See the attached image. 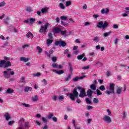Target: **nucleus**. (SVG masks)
<instances>
[{"instance_id": "obj_1", "label": "nucleus", "mask_w": 129, "mask_h": 129, "mask_svg": "<svg viewBox=\"0 0 129 129\" xmlns=\"http://www.w3.org/2000/svg\"><path fill=\"white\" fill-rule=\"evenodd\" d=\"M78 92L77 91V88H75L73 91V93H69L68 95L70 96V98L73 101H75V98H77L76 102L77 103H81V100L78 98L79 95Z\"/></svg>"}, {"instance_id": "obj_2", "label": "nucleus", "mask_w": 129, "mask_h": 129, "mask_svg": "<svg viewBox=\"0 0 129 129\" xmlns=\"http://www.w3.org/2000/svg\"><path fill=\"white\" fill-rule=\"evenodd\" d=\"M11 66H12V63L10 61L6 62V60H0V68H8Z\"/></svg>"}, {"instance_id": "obj_3", "label": "nucleus", "mask_w": 129, "mask_h": 129, "mask_svg": "<svg viewBox=\"0 0 129 129\" xmlns=\"http://www.w3.org/2000/svg\"><path fill=\"white\" fill-rule=\"evenodd\" d=\"M109 26V24L107 22V21H104V23L102 21L99 22L98 24L97 25V28H102L103 30L106 29Z\"/></svg>"}, {"instance_id": "obj_4", "label": "nucleus", "mask_w": 129, "mask_h": 129, "mask_svg": "<svg viewBox=\"0 0 129 129\" xmlns=\"http://www.w3.org/2000/svg\"><path fill=\"white\" fill-rule=\"evenodd\" d=\"M115 85L113 83H110L109 85V91H106L107 95H110V94H114V86Z\"/></svg>"}, {"instance_id": "obj_5", "label": "nucleus", "mask_w": 129, "mask_h": 129, "mask_svg": "<svg viewBox=\"0 0 129 129\" xmlns=\"http://www.w3.org/2000/svg\"><path fill=\"white\" fill-rule=\"evenodd\" d=\"M76 88L77 89H78L79 90H80V92L79 94L80 97L83 98L84 97L87 96V95L85 92V89L80 87H77Z\"/></svg>"}, {"instance_id": "obj_6", "label": "nucleus", "mask_w": 129, "mask_h": 129, "mask_svg": "<svg viewBox=\"0 0 129 129\" xmlns=\"http://www.w3.org/2000/svg\"><path fill=\"white\" fill-rule=\"evenodd\" d=\"M49 26L50 24H49L48 23H46L44 27V26L41 25L40 29L39 30V33H43H43L44 34H46V33H47V31H46V30L48 29V27H49Z\"/></svg>"}, {"instance_id": "obj_7", "label": "nucleus", "mask_w": 129, "mask_h": 129, "mask_svg": "<svg viewBox=\"0 0 129 129\" xmlns=\"http://www.w3.org/2000/svg\"><path fill=\"white\" fill-rule=\"evenodd\" d=\"M103 120L107 122V123H110L111 122V118L109 116L106 115L103 117Z\"/></svg>"}, {"instance_id": "obj_8", "label": "nucleus", "mask_w": 129, "mask_h": 129, "mask_svg": "<svg viewBox=\"0 0 129 129\" xmlns=\"http://www.w3.org/2000/svg\"><path fill=\"white\" fill-rule=\"evenodd\" d=\"M55 45L56 46H58V45H61L62 47H65L66 46V42L63 41H57L55 42Z\"/></svg>"}, {"instance_id": "obj_9", "label": "nucleus", "mask_w": 129, "mask_h": 129, "mask_svg": "<svg viewBox=\"0 0 129 129\" xmlns=\"http://www.w3.org/2000/svg\"><path fill=\"white\" fill-rule=\"evenodd\" d=\"M29 127H30V123L29 122H25L24 128L18 127L17 129H29Z\"/></svg>"}, {"instance_id": "obj_10", "label": "nucleus", "mask_w": 129, "mask_h": 129, "mask_svg": "<svg viewBox=\"0 0 129 129\" xmlns=\"http://www.w3.org/2000/svg\"><path fill=\"white\" fill-rule=\"evenodd\" d=\"M61 28L56 27L54 29L53 33V34H60L61 33Z\"/></svg>"}, {"instance_id": "obj_11", "label": "nucleus", "mask_w": 129, "mask_h": 129, "mask_svg": "<svg viewBox=\"0 0 129 129\" xmlns=\"http://www.w3.org/2000/svg\"><path fill=\"white\" fill-rule=\"evenodd\" d=\"M24 121H25V119H24V118H21L20 119L18 123L21 127H23V126H24Z\"/></svg>"}, {"instance_id": "obj_12", "label": "nucleus", "mask_w": 129, "mask_h": 129, "mask_svg": "<svg viewBox=\"0 0 129 129\" xmlns=\"http://www.w3.org/2000/svg\"><path fill=\"white\" fill-rule=\"evenodd\" d=\"M94 93L93 91H91V90L89 89L87 91V94L88 97H91L92 96V94Z\"/></svg>"}, {"instance_id": "obj_13", "label": "nucleus", "mask_w": 129, "mask_h": 129, "mask_svg": "<svg viewBox=\"0 0 129 129\" xmlns=\"http://www.w3.org/2000/svg\"><path fill=\"white\" fill-rule=\"evenodd\" d=\"M53 72H55L56 73V74H58V75H61V74H63L64 73V71L63 70H60V71H57L55 70H53Z\"/></svg>"}, {"instance_id": "obj_14", "label": "nucleus", "mask_w": 129, "mask_h": 129, "mask_svg": "<svg viewBox=\"0 0 129 129\" xmlns=\"http://www.w3.org/2000/svg\"><path fill=\"white\" fill-rule=\"evenodd\" d=\"M20 61H23V62H28L30 60V58H26L24 56H22L20 57Z\"/></svg>"}, {"instance_id": "obj_15", "label": "nucleus", "mask_w": 129, "mask_h": 129, "mask_svg": "<svg viewBox=\"0 0 129 129\" xmlns=\"http://www.w3.org/2000/svg\"><path fill=\"white\" fill-rule=\"evenodd\" d=\"M32 87L26 86L24 88L25 92H29V91H32Z\"/></svg>"}, {"instance_id": "obj_16", "label": "nucleus", "mask_w": 129, "mask_h": 129, "mask_svg": "<svg viewBox=\"0 0 129 129\" xmlns=\"http://www.w3.org/2000/svg\"><path fill=\"white\" fill-rule=\"evenodd\" d=\"M5 117H6V120H9L11 119V118H12V117H11V115H10V114H9V113L8 112L5 113Z\"/></svg>"}, {"instance_id": "obj_17", "label": "nucleus", "mask_w": 129, "mask_h": 129, "mask_svg": "<svg viewBox=\"0 0 129 129\" xmlns=\"http://www.w3.org/2000/svg\"><path fill=\"white\" fill-rule=\"evenodd\" d=\"M48 10H49V8L48 7H44L41 9V13L42 14H45V13H48Z\"/></svg>"}, {"instance_id": "obj_18", "label": "nucleus", "mask_w": 129, "mask_h": 129, "mask_svg": "<svg viewBox=\"0 0 129 129\" xmlns=\"http://www.w3.org/2000/svg\"><path fill=\"white\" fill-rule=\"evenodd\" d=\"M10 20L9 17H7L4 19V23L5 25H9V21Z\"/></svg>"}, {"instance_id": "obj_19", "label": "nucleus", "mask_w": 129, "mask_h": 129, "mask_svg": "<svg viewBox=\"0 0 129 129\" xmlns=\"http://www.w3.org/2000/svg\"><path fill=\"white\" fill-rule=\"evenodd\" d=\"M6 93H8V94H11L12 93H14V90L8 88L6 91Z\"/></svg>"}, {"instance_id": "obj_20", "label": "nucleus", "mask_w": 129, "mask_h": 129, "mask_svg": "<svg viewBox=\"0 0 129 129\" xmlns=\"http://www.w3.org/2000/svg\"><path fill=\"white\" fill-rule=\"evenodd\" d=\"M20 83H27L26 82V78L25 77H22L20 81Z\"/></svg>"}, {"instance_id": "obj_21", "label": "nucleus", "mask_w": 129, "mask_h": 129, "mask_svg": "<svg viewBox=\"0 0 129 129\" xmlns=\"http://www.w3.org/2000/svg\"><path fill=\"white\" fill-rule=\"evenodd\" d=\"M69 65L70 67V72L72 74L73 73V68L72 67V64H71V62H69Z\"/></svg>"}, {"instance_id": "obj_22", "label": "nucleus", "mask_w": 129, "mask_h": 129, "mask_svg": "<svg viewBox=\"0 0 129 129\" xmlns=\"http://www.w3.org/2000/svg\"><path fill=\"white\" fill-rule=\"evenodd\" d=\"M93 93H94L95 94H97L98 96H99V95H101V94H102V93L98 89L96 90V92L94 91Z\"/></svg>"}, {"instance_id": "obj_23", "label": "nucleus", "mask_w": 129, "mask_h": 129, "mask_svg": "<svg viewBox=\"0 0 129 129\" xmlns=\"http://www.w3.org/2000/svg\"><path fill=\"white\" fill-rule=\"evenodd\" d=\"M30 36L31 37L32 39H33V38H34V35H33V33H32L31 32H29L26 34L27 38H30Z\"/></svg>"}, {"instance_id": "obj_24", "label": "nucleus", "mask_w": 129, "mask_h": 129, "mask_svg": "<svg viewBox=\"0 0 129 129\" xmlns=\"http://www.w3.org/2000/svg\"><path fill=\"white\" fill-rule=\"evenodd\" d=\"M52 42L53 40L50 39H47L46 40V44L48 46H50V45H51V44H52Z\"/></svg>"}, {"instance_id": "obj_25", "label": "nucleus", "mask_w": 129, "mask_h": 129, "mask_svg": "<svg viewBox=\"0 0 129 129\" xmlns=\"http://www.w3.org/2000/svg\"><path fill=\"white\" fill-rule=\"evenodd\" d=\"M90 87L92 90H96V85L94 84L91 85Z\"/></svg>"}, {"instance_id": "obj_26", "label": "nucleus", "mask_w": 129, "mask_h": 129, "mask_svg": "<svg viewBox=\"0 0 129 129\" xmlns=\"http://www.w3.org/2000/svg\"><path fill=\"white\" fill-rule=\"evenodd\" d=\"M122 90V87H118L116 90V93L117 94H120L121 93Z\"/></svg>"}, {"instance_id": "obj_27", "label": "nucleus", "mask_w": 129, "mask_h": 129, "mask_svg": "<svg viewBox=\"0 0 129 129\" xmlns=\"http://www.w3.org/2000/svg\"><path fill=\"white\" fill-rule=\"evenodd\" d=\"M84 56H85V53H83L82 54L78 55V56H77L78 60H81V59H82V58H83V57H84Z\"/></svg>"}, {"instance_id": "obj_28", "label": "nucleus", "mask_w": 129, "mask_h": 129, "mask_svg": "<svg viewBox=\"0 0 129 129\" xmlns=\"http://www.w3.org/2000/svg\"><path fill=\"white\" fill-rule=\"evenodd\" d=\"M3 73H4V77L5 78H10V75H9V73L7 71L3 72Z\"/></svg>"}, {"instance_id": "obj_29", "label": "nucleus", "mask_w": 129, "mask_h": 129, "mask_svg": "<svg viewBox=\"0 0 129 129\" xmlns=\"http://www.w3.org/2000/svg\"><path fill=\"white\" fill-rule=\"evenodd\" d=\"M10 60H11V57L7 56H4V60H3L5 61V62H10Z\"/></svg>"}, {"instance_id": "obj_30", "label": "nucleus", "mask_w": 129, "mask_h": 129, "mask_svg": "<svg viewBox=\"0 0 129 129\" xmlns=\"http://www.w3.org/2000/svg\"><path fill=\"white\" fill-rule=\"evenodd\" d=\"M72 4V2L71 1H68L66 2V7H69Z\"/></svg>"}, {"instance_id": "obj_31", "label": "nucleus", "mask_w": 129, "mask_h": 129, "mask_svg": "<svg viewBox=\"0 0 129 129\" xmlns=\"http://www.w3.org/2000/svg\"><path fill=\"white\" fill-rule=\"evenodd\" d=\"M38 96L37 95H35L33 97H32V100H33V101H38Z\"/></svg>"}, {"instance_id": "obj_32", "label": "nucleus", "mask_w": 129, "mask_h": 129, "mask_svg": "<svg viewBox=\"0 0 129 129\" xmlns=\"http://www.w3.org/2000/svg\"><path fill=\"white\" fill-rule=\"evenodd\" d=\"M36 49H37L39 54H41L43 52V49L40 48V46H37Z\"/></svg>"}, {"instance_id": "obj_33", "label": "nucleus", "mask_w": 129, "mask_h": 129, "mask_svg": "<svg viewBox=\"0 0 129 129\" xmlns=\"http://www.w3.org/2000/svg\"><path fill=\"white\" fill-rule=\"evenodd\" d=\"M36 21V19H35L34 18H31L30 19V25H33V23H35Z\"/></svg>"}, {"instance_id": "obj_34", "label": "nucleus", "mask_w": 129, "mask_h": 129, "mask_svg": "<svg viewBox=\"0 0 129 129\" xmlns=\"http://www.w3.org/2000/svg\"><path fill=\"white\" fill-rule=\"evenodd\" d=\"M110 34H111V31H109L108 32L104 33V37H107L108 36H109Z\"/></svg>"}, {"instance_id": "obj_35", "label": "nucleus", "mask_w": 129, "mask_h": 129, "mask_svg": "<svg viewBox=\"0 0 129 129\" xmlns=\"http://www.w3.org/2000/svg\"><path fill=\"white\" fill-rule=\"evenodd\" d=\"M99 89L101 90V91H104L105 90V87H104L103 85L100 86L99 88Z\"/></svg>"}, {"instance_id": "obj_36", "label": "nucleus", "mask_w": 129, "mask_h": 129, "mask_svg": "<svg viewBox=\"0 0 129 129\" xmlns=\"http://www.w3.org/2000/svg\"><path fill=\"white\" fill-rule=\"evenodd\" d=\"M93 101L94 103H95V104H97V103H98V98H94L93 99Z\"/></svg>"}, {"instance_id": "obj_37", "label": "nucleus", "mask_w": 129, "mask_h": 129, "mask_svg": "<svg viewBox=\"0 0 129 129\" xmlns=\"http://www.w3.org/2000/svg\"><path fill=\"white\" fill-rule=\"evenodd\" d=\"M59 7L60 9H61V10H64V9H65V6H64V4H63L62 3L59 4Z\"/></svg>"}, {"instance_id": "obj_38", "label": "nucleus", "mask_w": 129, "mask_h": 129, "mask_svg": "<svg viewBox=\"0 0 129 129\" xmlns=\"http://www.w3.org/2000/svg\"><path fill=\"white\" fill-rule=\"evenodd\" d=\"M61 24L62 26H67V27H68V26H69V23H65L64 21H61Z\"/></svg>"}, {"instance_id": "obj_39", "label": "nucleus", "mask_w": 129, "mask_h": 129, "mask_svg": "<svg viewBox=\"0 0 129 129\" xmlns=\"http://www.w3.org/2000/svg\"><path fill=\"white\" fill-rule=\"evenodd\" d=\"M67 33V30L62 31L61 30L60 32L61 35H62V36H64V35H65V34H66Z\"/></svg>"}, {"instance_id": "obj_40", "label": "nucleus", "mask_w": 129, "mask_h": 129, "mask_svg": "<svg viewBox=\"0 0 129 129\" xmlns=\"http://www.w3.org/2000/svg\"><path fill=\"white\" fill-rule=\"evenodd\" d=\"M86 101L87 103H88V104H91V101H90V100H89V98H86Z\"/></svg>"}, {"instance_id": "obj_41", "label": "nucleus", "mask_w": 129, "mask_h": 129, "mask_svg": "<svg viewBox=\"0 0 129 129\" xmlns=\"http://www.w3.org/2000/svg\"><path fill=\"white\" fill-rule=\"evenodd\" d=\"M51 66L53 68H58V64L57 63H52Z\"/></svg>"}, {"instance_id": "obj_42", "label": "nucleus", "mask_w": 129, "mask_h": 129, "mask_svg": "<svg viewBox=\"0 0 129 129\" xmlns=\"http://www.w3.org/2000/svg\"><path fill=\"white\" fill-rule=\"evenodd\" d=\"M22 105L25 106V107H30V105L29 104H26L25 103H22Z\"/></svg>"}, {"instance_id": "obj_43", "label": "nucleus", "mask_w": 129, "mask_h": 129, "mask_svg": "<svg viewBox=\"0 0 129 129\" xmlns=\"http://www.w3.org/2000/svg\"><path fill=\"white\" fill-rule=\"evenodd\" d=\"M52 62H56L57 61V57L56 56H53L52 57Z\"/></svg>"}, {"instance_id": "obj_44", "label": "nucleus", "mask_w": 129, "mask_h": 129, "mask_svg": "<svg viewBox=\"0 0 129 129\" xmlns=\"http://www.w3.org/2000/svg\"><path fill=\"white\" fill-rule=\"evenodd\" d=\"M70 78H71V75L69 74L68 75V77L66 78V79L64 80V81H68V80H69Z\"/></svg>"}, {"instance_id": "obj_45", "label": "nucleus", "mask_w": 129, "mask_h": 129, "mask_svg": "<svg viewBox=\"0 0 129 129\" xmlns=\"http://www.w3.org/2000/svg\"><path fill=\"white\" fill-rule=\"evenodd\" d=\"M52 117H53V114L52 113L49 114L47 116V118L48 119H51V118H52Z\"/></svg>"}, {"instance_id": "obj_46", "label": "nucleus", "mask_w": 129, "mask_h": 129, "mask_svg": "<svg viewBox=\"0 0 129 129\" xmlns=\"http://www.w3.org/2000/svg\"><path fill=\"white\" fill-rule=\"evenodd\" d=\"M34 76L36 77V76L39 77V76H41V73H37L34 75Z\"/></svg>"}, {"instance_id": "obj_47", "label": "nucleus", "mask_w": 129, "mask_h": 129, "mask_svg": "<svg viewBox=\"0 0 129 129\" xmlns=\"http://www.w3.org/2000/svg\"><path fill=\"white\" fill-rule=\"evenodd\" d=\"M5 6H6V3H5V2H3L0 3V8L2 7H5Z\"/></svg>"}, {"instance_id": "obj_48", "label": "nucleus", "mask_w": 129, "mask_h": 129, "mask_svg": "<svg viewBox=\"0 0 129 129\" xmlns=\"http://www.w3.org/2000/svg\"><path fill=\"white\" fill-rule=\"evenodd\" d=\"M15 122V121L12 120L8 122V125H12V124H14V123Z\"/></svg>"}, {"instance_id": "obj_49", "label": "nucleus", "mask_w": 129, "mask_h": 129, "mask_svg": "<svg viewBox=\"0 0 129 129\" xmlns=\"http://www.w3.org/2000/svg\"><path fill=\"white\" fill-rule=\"evenodd\" d=\"M60 19L61 20H63L64 21L67 20V17H66V16H62L61 17H60Z\"/></svg>"}, {"instance_id": "obj_50", "label": "nucleus", "mask_w": 129, "mask_h": 129, "mask_svg": "<svg viewBox=\"0 0 129 129\" xmlns=\"http://www.w3.org/2000/svg\"><path fill=\"white\" fill-rule=\"evenodd\" d=\"M48 37L50 39H52L53 38V34H52V33H48Z\"/></svg>"}, {"instance_id": "obj_51", "label": "nucleus", "mask_w": 129, "mask_h": 129, "mask_svg": "<svg viewBox=\"0 0 129 129\" xmlns=\"http://www.w3.org/2000/svg\"><path fill=\"white\" fill-rule=\"evenodd\" d=\"M73 80L75 82H76V81H78V80H79V77H76V78H74Z\"/></svg>"}, {"instance_id": "obj_52", "label": "nucleus", "mask_w": 129, "mask_h": 129, "mask_svg": "<svg viewBox=\"0 0 129 129\" xmlns=\"http://www.w3.org/2000/svg\"><path fill=\"white\" fill-rule=\"evenodd\" d=\"M89 68H90L89 66H88L82 68V69H83L84 70H86L87 69H89Z\"/></svg>"}, {"instance_id": "obj_53", "label": "nucleus", "mask_w": 129, "mask_h": 129, "mask_svg": "<svg viewBox=\"0 0 129 129\" xmlns=\"http://www.w3.org/2000/svg\"><path fill=\"white\" fill-rule=\"evenodd\" d=\"M93 41H94L95 42H98L99 41V38L98 37H95L94 38V39H93Z\"/></svg>"}, {"instance_id": "obj_54", "label": "nucleus", "mask_w": 129, "mask_h": 129, "mask_svg": "<svg viewBox=\"0 0 129 129\" xmlns=\"http://www.w3.org/2000/svg\"><path fill=\"white\" fill-rule=\"evenodd\" d=\"M52 119L53 121H54V122H57V121H58V120L57 119V117H52Z\"/></svg>"}, {"instance_id": "obj_55", "label": "nucleus", "mask_w": 129, "mask_h": 129, "mask_svg": "<svg viewBox=\"0 0 129 129\" xmlns=\"http://www.w3.org/2000/svg\"><path fill=\"white\" fill-rule=\"evenodd\" d=\"M113 29H118V26L116 24H114L113 25Z\"/></svg>"}, {"instance_id": "obj_56", "label": "nucleus", "mask_w": 129, "mask_h": 129, "mask_svg": "<svg viewBox=\"0 0 129 129\" xmlns=\"http://www.w3.org/2000/svg\"><path fill=\"white\" fill-rule=\"evenodd\" d=\"M26 11H27V12H32V9L30 7H27Z\"/></svg>"}, {"instance_id": "obj_57", "label": "nucleus", "mask_w": 129, "mask_h": 129, "mask_svg": "<svg viewBox=\"0 0 129 129\" xmlns=\"http://www.w3.org/2000/svg\"><path fill=\"white\" fill-rule=\"evenodd\" d=\"M42 82L44 83V85H47V80H46V79H44L42 80Z\"/></svg>"}, {"instance_id": "obj_58", "label": "nucleus", "mask_w": 129, "mask_h": 129, "mask_svg": "<svg viewBox=\"0 0 129 129\" xmlns=\"http://www.w3.org/2000/svg\"><path fill=\"white\" fill-rule=\"evenodd\" d=\"M69 52V50L66 49L64 51L63 54L66 55V54H68Z\"/></svg>"}, {"instance_id": "obj_59", "label": "nucleus", "mask_w": 129, "mask_h": 129, "mask_svg": "<svg viewBox=\"0 0 129 129\" xmlns=\"http://www.w3.org/2000/svg\"><path fill=\"white\" fill-rule=\"evenodd\" d=\"M114 41V44L116 45V44H117V42H118V38H115Z\"/></svg>"}, {"instance_id": "obj_60", "label": "nucleus", "mask_w": 129, "mask_h": 129, "mask_svg": "<svg viewBox=\"0 0 129 129\" xmlns=\"http://www.w3.org/2000/svg\"><path fill=\"white\" fill-rule=\"evenodd\" d=\"M42 121L43 122H47V119L44 117H42Z\"/></svg>"}, {"instance_id": "obj_61", "label": "nucleus", "mask_w": 129, "mask_h": 129, "mask_svg": "<svg viewBox=\"0 0 129 129\" xmlns=\"http://www.w3.org/2000/svg\"><path fill=\"white\" fill-rule=\"evenodd\" d=\"M91 23L88 22H86V23H85L84 24V26H89L90 25Z\"/></svg>"}, {"instance_id": "obj_62", "label": "nucleus", "mask_w": 129, "mask_h": 129, "mask_svg": "<svg viewBox=\"0 0 129 129\" xmlns=\"http://www.w3.org/2000/svg\"><path fill=\"white\" fill-rule=\"evenodd\" d=\"M93 17L95 18V19H97V18H99V15H93Z\"/></svg>"}, {"instance_id": "obj_63", "label": "nucleus", "mask_w": 129, "mask_h": 129, "mask_svg": "<svg viewBox=\"0 0 129 129\" xmlns=\"http://www.w3.org/2000/svg\"><path fill=\"white\" fill-rule=\"evenodd\" d=\"M95 64H99L100 65V66H102V63L100 62V61H96L95 62Z\"/></svg>"}, {"instance_id": "obj_64", "label": "nucleus", "mask_w": 129, "mask_h": 129, "mask_svg": "<svg viewBox=\"0 0 129 129\" xmlns=\"http://www.w3.org/2000/svg\"><path fill=\"white\" fill-rule=\"evenodd\" d=\"M86 77V76H83L82 77H79V79H83L84 78H85Z\"/></svg>"}]
</instances>
